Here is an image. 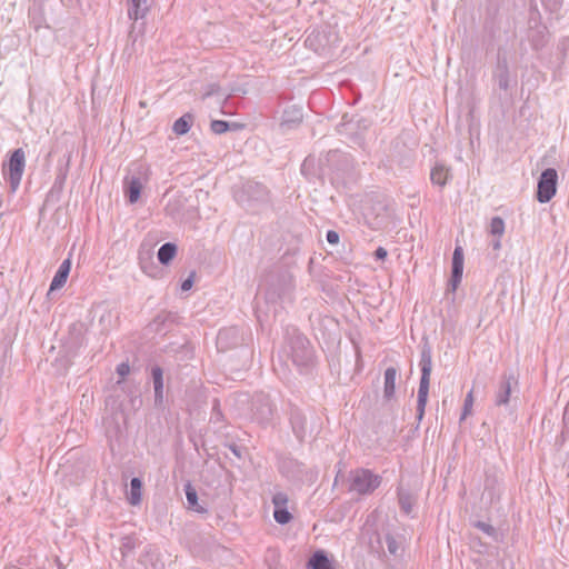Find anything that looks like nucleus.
I'll use <instances>...</instances> for the list:
<instances>
[{"mask_svg":"<svg viewBox=\"0 0 569 569\" xmlns=\"http://www.w3.org/2000/svg\"><path fill=\"white\" fill-rule=\"evenodd\" d=\"M463 273V250L460 246H457L452 254L451 263V276L449 279V288L451 291H456L461 282Z\"/></svg>","mask_w":569,"mask_h":569,"instance_id":"obj_13","label":"nucleus"},{"mask_svg":"<svg viewBox=\"0 0 569 569\" xmlns=\"http://www.w3.org/2000/svg\"><path fill=\"white\" fill-rule=\"evenodd\" d=\"M286 353L299 370H308L315 360V350L309 339L297 329L288 331Z\"/></svg>","mask_w":569,"mask_h":569,"instance_id":"obj_1","label":"nucleus"},{"mask_svg":"<svg viewBox=\"0 0 569 569\" xmlns=\"http://www.w3.org/2000/svg\"><path fill=\"white\" fill-rule=\"evenodd\" d=\"M383 541L387 546L388 552L391 556L397 557L400 555V551L402 550L401 542H399L393 535L386 533V536L383 537Z\"/></svg>","mask_w":569,"mask_h":569,"instance_id":"obj_32","label":"nucleus"},{"mask_svg":"<svg viewBox=\"0 0 569 569\" xmlns=\"http://www.w3.org/2000/svg\"><path fill=\"white\" fill-rule=\"evenodd\" d=\"M450 177V169L442 163H436L430 172L431 182L440 188L447 184Z\"/></svg>","mask_w":569,"mask_h":569,"instance_id":"obj_22","label":"nucleus"},{"mask_svg":"<svg viewBox=\"0 0 569 569\" xmlns=\"http://www.w3.org/2000/svg\"><path fill=\"white\" fill-rule=\"evenodd\" d=\"M242 341L243 338L237 327L221 329L217 336V347L220 351L240 346Z\"/></svg>","mask_w":569,"mask_h":569,"instance_id":"obj_12","label":"nucleus"},{"mask_svg":"<svg viewBox=\"0 0 569 569\" xmlns=\"http://www.w3.org/2000/svg\"><path fill=\"white\" fill-rule=\"evenodd\" d=\"M237 200L251 209L254 204H264L269 202V190L266 186L257 181H247L242 184L240 192L236 196Z\"/></svg>","mask_w":569,"mask_h":569,"instance_id":"obj_4","label":"nucleus"},{"mask_svg":"<svg viewBox=\"0 0 569 569\" xmlns=\"http://www.w3.org/2000/svg\"><path fill=\"white\" fill-rule=\"evenodd\" d=\"M380 483V476L368 469H358L351 473L349 489L359 495H368L373 492Z\"/></svg>","mask_w":569,"mask_h":569,"instance_id":"obj_5","label":"nucleus"},{"mask_svg":"<svg viewBox=\"0 0 569 569\" xmlns=\"http://www.w3.org/2000/svg\"><path fill=\"white\" fill-rule=\"evenodd\" d=\"M153 0H128V17L130 20H133L132 30L133 32L136 28V23L140 19H144L148 14Z\"/></svg>","mask_w":569,"mask_h":569,"instance_id":"obj_16","label":"nucleus"},{"mask_svg":"<svg viewBox=\"0 0 569 569\" xmlns=\"http://www.w3.org/2000/svg\"><path fill=\"white\" fill-rule=\"evenodd\" d=\"M192 121V114L184 113L182 117L174 121L172 127L173 132L178 136L186 134L190 130Z\"/></svg>","mask_w":569,"mask_h":569,"instance_id":"obj_27","label":"nucleus"},{"mask_svg":"<svg viewBox=\"0 0 569 569\" xmlns=\"http://www.w3.org/2000/svg\"><path fill=\"white\" fill-rule=\"evenodd\" d=\"M308 42H310V43H311V38H310V37H308V38L306 39V43H308Z\"/></svg>","mask_w":569,"mask_h":569,"instance_id":"obj_49","label":"nucleus"},{"mask_svg":"<svg viewBox=\"0 0 569 569\" xmlns=\"http://www.w3.org/2000/svg\"><path fill=\"white\" fill-rule=\"evenodd\" d=\"M397 369L395 367H388L385 370L383 375V399L386 401H390L396 393V379H397Z\"/></svg>","mask_w":569,"mask_h":569,"instance_id":"obj_21","label":"nucleus"},{"mask_svg":"<svg viewBox=\"0 0 569 569\" xmlns=\"http://www.w3.org/2000/svg\"><path fill=\"white\" fill-rule=\"evenodd\" d=\"M493 79L496 80L500 90L507 91L510 83V72L507 57L498 53L497 64L493 71Z\"/></svg>","mask_w":569,"mask_h":569,"instance_id":"obj_15","label":"nucleus"},{"mask_svg":"<svg viewBox=\"0 0 569 569\" xmlns=\"http://www.w3.org/2000/svg\"><path fill=\"white\" fill-rule=\"evenodd\" d=\"M279 470L291 481L302 482L312 477V473L307 470L306 466L293 458L282 459L279 465Z\"/></svg>","mask_w":569,"mask_h":569,"instance_id":"obj_8","label":"nucleus"},{"mask_svg":"<svg viewBox=\"0 0 569 569\" xmlns=\"http://www.w3.org/2000/svg\"><path fill=\"white\" fill-rule=\"evenodd\" d=\"M184 493L189 508L199 513L207 512V509L199 505L197 490L192 487L190 482L184 485Z\"/></svg>","mask_w":569,"mask_h":569,"instance_id":"obj_25","label":"nucleus"},{"mask_svg":"<svg viewBox=\"0 0 569 569\" xmlns=\"http://www.w3.org/2000/svg\"><path fill=\"white\" fill-rule=\"evenodd\" d=\"M26 157L22 149H16L8 163L4 166V173L8 176L10 188L16 191L20 184L21 177L24 170Z\"/></svg>","mask_w":569,"mask_h":569,"instance_id":"obj_7","label":"nucleus"},{"mask_svg":"<svg viewBox=\"0 0 569 569\" xmlns=\"http://www.w3.org/2000/svg\"><path fill=\"white\" fill-rule=\"evenodd\" d=\"M151 378L154 389V405L160 407L163 402V370L159 366L151 368Z\"/></svg>","mask_w":569,"mask_h":569,"instance_id":"obj_19","label":"nucleus"},{"mask_svg":"<svg viewBox=\"0 0 569 569\" xmlns=\"http://www.w3.org/2000/svg\"><path fill=\"white\" fill-rule=\"evenodd\" d=\"M370 127V122L357 114H343L337 131L340 136L346 137L349 141L360 148H365L366 132Z\"/></svg>","mask_w":569,"mask_h":569,"instance_id":"obj_3","label":"nucleus"},{"mask_svg":"<svg viewBox=\"0 0 569 569\" xmlns=\"http://www.w3.org/2000/svg\"><path fill=\"white\" fill-rule=\"evenodd\" d=\"M473 526L477 529L481 530L483 533H486L488 537L492 538L493 540H498V531L490 523L478 520L473 522Z\"/></svg>","mask_w":569,"mask_h":569,"instance_id":"obj_33","label":"nucleus"},{"mask_svg":"<svg viewBox=\"0 0 569 569\" xmlns=\"http://www.w3.org/2000/svg\"><path fill=\"white\" fill-rule=\"evenodd\" d=\"M472 405H473V397H472V391H470L465 399L463 409H462L460 420L466 419V417L471 413Z\"/></svg>","mask_w":569,"mask_h":569,"instance_id":"obj_36","label":"nucleus"},{"mask_svg":"<svg viewBox=\"0 0 569 569\" xmlns=\"http://www.w3.org/2000/svg\"><path fill=\"white\" fill-rule=\"evenodd\" d=\"M177 253V246L172 242L163 243L158 250V260L161 264H169Z\"/></svg>","mask_w":569,"mask_h":569,"instance_id":"obj_24","label":"nucleus"},{"mask_svg":"<svg viewBox=\"0 0 569 569\" xmlns=\"http://www.w3.org/2000/svg\"><path fill=\"white\" fill-rule=\"evenodd\" d=\"M272 502L274 505V508H283L288 502V497L286 493L278 492L273 496Z\"/></svg>","mask_w":569,"mask_h":569,"instance_id":"obj_38","label":"nucleus"},{"mask_svg":"<svg viewBox=\"0 0 569 569\" xmlns=\"http://www.w3.org/2000/svg\"><path fill=\"white\" fill-rule=\"evenodd\" d=\"M505 232V221L500 217H493L490 222V233L501 237Z\"/></svg>","mask_w":569,"mask_h":569,"instance_id":"obj_35","label":"nucleus"},{"mask_svg":"<svg viewBox=\"0 0 569 569\" xmlns=\"http://www.w3.org/2000/svg\"><path fill=\"white\" fill-rule=\"evenodd\" d=\"M274 408L268 396L258 395L252 402L253 419L260 425H268L273 417Z\"/></svg>","mask_w":569,"mask_h":569,"instance_id":"obj_10","label":"nucleus"},{"mask_svg":"<svg viewBox=\"0 0 569 569\" xmlns=\"http://www.w3.org/2000/svg\"><path fill=\"white\" fill-rule=\"evenodd\" d=\"M493 250H499L501 248V242L499 239H496L491 243Z\"/></svg>","mask_w":569,"mask_h":569,"instance_id":"obj_47","label":"nucleus"},{"mask_svg":"<svg viewBox=\"0 0 569 569\" xmlns=\"http://www.w3.org/2000/svg\"><path fill=\"white\" fill-rule=\"evenodd\" d=\"M419 367L421 370V377L417 397V419L421 421L428 401L430 375L432 371V351L428 342H425L421 346Z\"/></svg>","mask_w":569,"mask_h":569,"instance_id":"obj_2","label":"nucleus"},{"mask_svg":"<svg viewBox=\"0 0 569 569\" xmlns=\"http://www.w3.org/2000/svg\"><path fill=\"white\" fill-rule=\"evenodd\" d=\"M124 194L130 203H136L141 194L142 183L139 177L130 176L123 180Z\"/></svg>","mask_w":569,"mask_h":569,"instance_id":"obj_18","label":"nucleus"},{"mask_svg":"<svg viewBox=\"0 0 569 569\" xmlns=\"http://www.w3.org/2000/svg\"><path fill=\"white\" fill-rule=\"evenodd\" d=\"M214 412L212 413V417H211V420H213L214 422H217L221 416L220 411L216 408H213Z\"/></svg>","mask_w":569,"mask_h":569,"instance_id":"obj_46","label":"nucleus"},{"mask_svg":"<svg viewBox=\"0 0 569 569\" xmlns=\"http://www.w3.org/2000/svg\"><path fill=\"white\" fill-rule=\"evenodd\" d=\"M398 500H399L400 509L405 513L409 515L411 512L412 506H413L412 496L408 491L399 490L398 491Z\"/></svg>","mask_w":569,"mask_h":569,"instance_id":"obj_31","label":"nucleus"},{"mask_svg":"<svg viewBox=\"0 0 569 569\" xmlns=\"http://www.w3.org/2000/svg\"><path fill=\"white\" fill-rule=\"evenodd\" d=\"M139 545L137 538L132 536H126L121 539L120 551L123 558L129 557L136 547Z\"/></svg>","mask_w":569,"mask_h":569,"instance_id":"obj_30","label":"nucleus"},{"mask_svg":"<svg viewBox=\"0 0 569 569\" xmlns=\"http://www.w3.org/2000/svg\"><path fill=\"white\" fill-rule=\"evenodd\" d=\"M290 423L296 438L303 441L311 433V428L305 412L297 406L290 405Z\"/></svg>","mask_w":569,"mask_h":569,"instance_id":"obj_11","label":"nucleus"},{"mask_svg":"<svg viewBox=\"0 0 569 569\" xmlns=\"http://www.w3.org/2000/svg\"><path fill=\"white\" fill-rule=\"evenodd\" d=\"M273 517L274 520L280 525H287L292 519L291 513L288 511L286 507L274 508Z\"/></svg>","mask_w":569,"mask_h":569,"instance_id":"obj_34","label":"nucleus"},{"mask_svg":"<svg viewBox=\"0 0 569 569\" xmlns=\"http://www.w3.org/2000/svg\"><path fill=\"white\" fill-rule=\"evenodd\" d=\"M569 432V407L567 406L563 412V430L562 433Z\"/></svg>","mask_w":569,"mask_h":569,"instance_id":"obj_43","label":"nucleus"},{"mask_svg":"<svg viewBox=\"0 0 569 569\" xmlns=\"http://www.w3.org/2000/svg\"><path fill=\"white\" fill-rule=\"evenodd\" d=\"M64 180H66V174H61V176H59V177L56 179V181H54V186H59V187H61V186L63 184Z\"/></svg>","mask_w":569,"mask_h":569,"instance_id":"obj_45","label":"nucleus"},{"mask_svg":"<svg viewBox=\"0 0 569 569\" xmlns=\"http://www.w3.org/2000/svg\"><path fill=\"white\" fill-rule=\"evenodd\" d=\"M220 90H221V88L218 84H216V83L209 84L207 91L203 93V99L211 97L213 94H219L220 98L227 99L226 93L224 92L220 93Z\"/></svg>","mask_w":569,"mask_h":569,"instance_id":"obj_37","label":"nucleus"},{"mask_svg":"<svg viewBox=\"0 0 569 569\" xmlns=\"http://www.w3.org/2000/svg\"><path fill=\"white\" fill-rule=\"evenodd\" d=\"M518 389V379L512 372L503 373L495 396V405L498 407L507 406L511 401V396Z\"/></svg>","mask_w":569,"mask_h":569,"instance_id":"obj_9","label":"nucleus"},{"mask_svg":"<svg viewBox=\"0 0 569 569\" xmlns=\"http://www.w3.org/2000/svg\"><path fill=\"white\" fill-rule=\"evenodd\" d=\"M503 492L502 480L495 472H486L483 496L492 505L498 502Z\"/></svg>","mask_w":569,"mask_h":569,"instance_id":"obj_14","label":"nucleus"},{"mask_svg":"<svg viewBox=\"0 0 569 569\" xmlns=\"http://www.w3.org/2000/svg\"><path fill=\"white\" fill-rule=\"evenodd\" d=\"M139 561L146 567L150 565L154 569H160L158 568V555L156 549L151 546L144 548L143 552L140 555Z\"/></svg>","mask_w":569,"mask_h":569,"instance_id":"obj_29","label":"nucleus"},{"mask_svg":"<svg viewBox=\"0 0 569 569\" xmlns=\"http://www.w3.org/2000/svg\"><path fill=\"white\" fill-rule=\"evenodd\" d=\"M310 569H333L331 561L323 550H317L308 561Z\"/></svg>","mask_w":569,"mask_h":569,"instance_id":"obj_23","label":"nucleus"},{"mask_svg":"<svg viewBox=\"0 0 569 569\" xmlns=\"http://www.w3.org/2000/svg\"><path fill=\"white\" fill-rule=\"evenodd\" d=\"M60 1L66 7H71L74 3V0H60Z\"/></svg>","mask_w":569,"mask_h":569,"instance_id":"obj_48","label":"nucleus"},{"mask_svg":"<svg viewBox=\"0 0 569 569\" xmlns=\"http://www.w3.org/2000/svg\"><path fill=\"white\" fill-rule=\"evenodd\" d=\"M193 286V272L182 281L181 283V290L182 291H188L192 288Z\"/></svg>","mask_w":569,"mask_h":569,"instance_id":"obj_41","label":"nucleus"},{"mask_svg":"<svg viewBox=\"0 0 569 569\" xmlns=\"http://www.w3.org/2000/svg\"><path fill=\"white\" fill-rule=\"evenodd\" d=\"M141 489L142 481L140 478L133 477L130 480V493H129V502L132 506H137L141 502Z\"/></svg>","mask_w":569,"mask_h":569,"instance_id":"obj_28","label":"nucleus"},{"mask_svg":"<svg viewBox=\"0 0 569 569\" xmlns=\"http://www.w3.org/2000/svg\"><path fill=\"white\" fill-rule=\"evenodd\" d=\"M303 112L301 107L290 106L283 110L280 128L291 129L302 121Z\"/></svg>","mask_w":569,"mask_h":569,"instance_id":"obj_17","label":"nucleus"},{"mask_svg":"<svg viewBox=\"0 0 569 569\" xmlns=\"http://www.w3.org/2000/svg\"><path fill=\"white\" fill-rule=\"evenodd\" d=\"M240 128H242L241 124L237 122H228L224 120H212L210 123V129L216 134H222L228 131H236Z\"/></svg>","mask_w":569,"mask_h":569,"instance_id":"obj_26","label":"nucleus"},{"mask_svg":"<svg viewBox=\"0 0 569 569\" xmlns=\"http://www.w3.org/2000/svg\"><path fill=\"white\" fill-rule=\"evenodd\" d=\"M328 243L335 246L339 243V233L335 230H328L326 234Z\"/></svg>","mask_w":569,"mask_h":569,"instance_id":"obj_39","label":"nucleus"},{"mask_svg":"<svg viewBox=\"0 0 569 569\" xmlns=\"http://www.w3.org/2000/svg\"><path fill=\"white\" fill-rule=\"evenodd\" d=\"M229 449H230V450L232 451V453H233L234 456H237L238 458H240V457H241L240 448H239L237 445H234V443L230 445V446H229Z\"/></svg>","mask_w":569,"mask_h":569,"instance_id":"obj_44","label":"nucleus"},{"mask_svg":"<svg viewBox=\"0 0 569 569\" xmlns=\"http://www.w3.org/2000/svg\"><path fill=\"white\" fill-rule=\"evenodd\" d=\"M373 256L377 260H383L388 256V251L383 247H378L373 252Z\"/></svg>","mask_w":569,"mask_h":569,"instance_id":"obj_42","label":"nucleus"},{"mask_svg":"<svg viewBox=\"0 0 569 569\" xmlns=\"http://www.w3.org/2000/svg\"><path fill=\"white\" fill-rule=\"evenodd\" d=\"M558 173L556 169L548 168L543 170L538 179L537 200L540 203L549 202L557 191Z\"/></svg>","mask_w":569,"mask_h":569,"instance_id":"obj_6","label":"nucleus"},{"mask_svg":"<svg viewBox=\"0 0 569 569\" xmlns=\"http://www.w3.org/2000/svg\"><path fill=\"white\" fill-rule=\"evenodd\" d=\"M70 269H71V260L70 259L63 260L62 263L59 266V268L50 283L49 291L58 290L66 284L68 276L70 273Z\"/></svg>","mask_w":569,"mask_h":569,"instance_id":"obj_20","label":"nucleus"},{"mask_svg":"<svg viewBox=\"0 0 569 569\" xmlns=\"http://www.w3.org/2000/svg\"><path fill=\"white\" fill-rule=\"evenodd\" d=\"M117 373L121 377V378H124L126 376L129 375L130 372V366L128 362H121L117 366Z\"/></svg>","mask_w":569,"mask_h":569,"instance_id":"obj_40","label":"nucleus"}]
</instances>
